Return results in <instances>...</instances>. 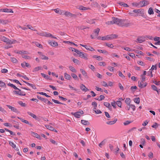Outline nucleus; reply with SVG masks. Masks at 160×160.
I'll return each instance as SVG.
<instances>
[{
    "label": "nucleus",
    "mask_w": 160,
    "mask_h": 160,
    "mask_svg": "<svg viewBox=\"0 0 160 160\" xmlns=\"http://www.w3.org/2000/svg\"><path fill=\"white\" fill-rule=\"evenodd\" d=\"M8 23V21L7 20H3L2 19H0V23H2L3 24H5Z\"/></svg>",
    "instance_id": "nucleus-33"
},
{
    "label": "nucleus",
    "mask_w": 160,
    "mask_h": 160,
    "mask_svg": "<svg viewBox=\"0 0 160 160\" xmlns=\"http://www.w3.org/2000/svg\"><path fill=\"white\" fill-rule=\"evenodd\" d=\"M49 44L51 46L53 47L57 46L58 45V44L57 42L52 41H48Z\"/></svg>",
    "instance_id": "nucleus-9"
},
{
    "label": "nucleus",
    "mask_w": 160,
    "mask_h": 160,
    "mask_svg": "<svg viewBox=\"0 0 160 160\" xmlns=\"http://www.w3.org/2000/svg\"><path fill=\"white\" fill-rule=\"evenodd\" d=\"M139 4H141V3L142 4V5H141L140 6L141 7H142L146 6V5H148L149 4L148 1L146 0H144L140 1L139 2Z\"/></svg>",
    "instance_id": "nucleus-6"
},
{
    "label": "nucleus",
    "mask_w": 160,
    "mask_h": 160,
    "mask_svg": "<svg viewBox=\"0 0 160 160\" xmlns=\"http://www.w3.org/2000/svg\"><path fill=\"white\" fill-rule=\"evenodd\" d=\"M80 70L83 75L85 76H87V73L85 70L82 69H81Z\"/></svg>",
    "instance_id": "nucleus-36"
},
{
    "label": "nucleus",
    "mask_w": 160,
    "mask_h": 160,
    "mask_svg": "<svg viewBox=\"0 0 160 160\" xmlns=\"http://www.w3.org/2000/svg\"><path fill=\"white\" fill-rule=\"evenodd\" d=\"M152 82L154 83L156 85H159L160 84V81L157 82L156 80L152 81Z\"/></svg>",
    "instance_id": "nucleus-64"
},
{
    "label": "nucleus",
    "mask_w": 160,
    "mask_h": 160,
    "mask_svg": "<svg viewBox=\"0 0 160 160\" xmlns=\"http://www.w3.org/2000/svg\"><path fill=\"white\" fill-rule=\"evenodd\" d=\"M22 57L23 58L26 59H30L31 58L29 56L26 55H23L22 56Z\"/></svg>",
    "instance_id": "nucleus-49"
},
{
    "label": "nucleus",
    "mask_w": 160,
    "mask_h": 160,
    "mask_svg": "<svg viewBox=\"0 0 160 160\" xmlns=\"http://www.w3.org/2000/svg\"><path fill=\"white\" fill-rule=\"evenodd\" d=\"M6 106L10 109L11 110V111L15 112L17 113H19L20 112L18 111V110L12 106L10 105H7Z\"/></svg>",
    "instance_id": "nucleus-5"
},
{
    "label": "nucleus",
    "mask_w": 160,
    "mask_h": 160,
    "mask_svg": "<svg viewBox=\"0 0 160 160\" xmlns=\"http://www.w3.org/2000/svg\"><path fill=\"white\" fill-rule=\"evenodd\" d=\"M84 112L82 110L78 111L75 112H72L71 114L75 117L77 118H79L81 115L83 114Z\"/></svg>",
    "instance_id": "nucleus-3"
},
{
    "label": "nucleus",
    "mask_w": 160,
    "mask_h": 160,
    "mask_svg": "<svg viewBox=\"0 0 160 160\" xmlns=\"http://www.w3.org/2000/svg\"><path fill=\"white\" fill-rule=\"evenodd\" d=\"M133 100L137 104H138L140 103V98H135Z\"/></svg>",
    "instance_id": "nucleus-31"
},
{
    "label": "nucleus",
    "mask_w": 160,
    "mask_h": 160,
    "mask_svg": "<svg viewBox=\"0 0 160 160\" xmlns=\"http://www.w3.org/2000/svg\"><path fill=\"white\" fill-rule=\"evenodd\" d=\"M131 122H132L131 121L128 120V121H126L125 122H124L123 123V124L125 125H127L129 124H130V123H131Z\"/></svg>",
    "instance_id": "nucleus-54"
},
{
    "label": "nucleus",
    "mask_w": 160,
    "mask_h": 160,
    "mask_svg": "<svg viewBox=\"0 0 160 160\" xmlns=\"http://www.w3.org/2000/svg\"><path fill=\"white\" fill-rule=\"evenodd\" d=\"M13 92L15 94L21 96H25L26 95V94L24 92H22V93H21L20 92H18V91L14 90Z\"/></svg>",
    "instance_id": "nucleus-8"
},
{
    "label": "nucleus",
    "mask_w": 160,
    "mask_h": 160,
    "mask_svg": "<svg viewBox=\"0 0 160 160\" xmlns=\"http://www.w3.org/2000/svg\"><path fill=\"white\" fill-rule=\"evenodd\" d=\"M138 42L141 43L145 41V40H143L141 37L138 38H137Z\"/></svg>",
    "instance_id": "nucleus-34"
},
{
    "label": "nucleus",
    "mask_w": 160,
    "mask_h": 160,
    "mask_svg": "<svg viewBox=\"0 0 160 160\" xmlns=\"http://www.w3.org/2000/svg\"><path fill=\"white\" fill-rule=\"evenodd\" d=\"M0 87H6V84L5 82L0 81Z\"/></svg>",
    "instance_id": "nucleus-37"
},
{
    "label": "nucleus",
    "mask_w": 160,
    "mask_h": 160,
    "mask_svg": "<svg viewBox=\"0 0 160 160\" xmlns=\"http://www.w3.org/2000/svg\"><path fill=\"white\" fill-rule=\"evenodd\" d=\"M98 51L104 54L108 53L107 51L105 50L98 49Z\"/></svg>",
    "instance_id": "nucleus-41"
},
{
    "label": "nucleus",
    "mask_w": 160,
    "mask_h": 160,
    "mask_svg": "<svg viewBox=\"0 0 160 160\" xmlns=\"http://www.w3.org/2000/svg\"><path fill=\"white\" fill-rule=\"evenodd\" d=\"M54 12L57 13L59 14H62V12H64L63 11H62L61 10L59 9V8H57L53 10Z\"/></svg>",
    "instance_id": "nucleus-15"
},
{
    "label": "nucleus",
    "mask_w": 160,
    "mask_h": 160,
    "mask_svg": "<svg viewBox=\"0 0 160 160\" xmlns=\"http://www.w3.org/2000/svg\"><path fill=\"white\" fill-rule=\"evenodd\" d=\"M52 101H53L55 103L59 104H63L62 103L59 102L57 100H55L54 99H52Z\"/></svg>",
    "instance_id": "nucleus-61"
},
{
    "label": "nucleus",
    "mask_w": 160,
    "mask_h": 160,
    "mask_svg": "<svg viewBox=\"0 0 160 160\" xmlns=\"http://www.w3.org/2000/svg\"><path fill=\"white\" fill-rule=\"evenodd\" d=\"M40 58L44 60H48V57L46 56H45L41 54L40 55Z\"/></svg>",
    "instance_id": "nucleus-32"
},
{
    "label": "nucleus",
    "mask_w": 160,
    "mask_h": 160,
    "mask_svg": "<svg viewBox=\"0 0 160 160\" xmlns=\"http://www.w3.org/2000/svg\"><path fill=\"white\" fill-rule=\"evenodd\" d=\"M16 53H17L19 54H29V53L28 52L25 51H22L19 52H17Z\"/></svg>",
    "instance_id": "nucleus-20"
},
{
    "label": "nucleus",
    "mask_w": 160,
    "mask_h": 160,
    "mask_svg": "<svg viewBox=\"0 0 160 160\" xmlns=\"http://www.w3.org/2000/svg\"><path fill=\"white\" fill-rule=\"evenodd\" d=\"M88 55L87 54L84 53L83 52H82V54H81L80 57H81V58H83L86 60H87L88 59Z\"/></svg>",
    "instance_id": "nucleus-12"
},
{
    "label": "nucleus",
    "mask_w": 160,
    "mask_h": 160,
    "mask_svg": "<svg viewBox=\"0 0 160 160\" xmlns=\"http://www.w3.org/2000/svg\"><path fill=\"white\" fill-rule=\"evenodd\" d=\"M7 85L8 86H10V87H11L12 88H13L15 90L16 89H17L16 88H17V87H16V86H15L14 85L12 84L9 83Z\"/></svg>",
    "instance_id": "nucleus-42"
},
{
    "label": "nucleus",
    "mask_w": 160,
    "mask_h": 160,
    "mask_svg": "<svg viewBox=\"0 0 160 160\" xmlns=\"http://www.w3.org/2000/svg\"><path fill=\"white\" fill-rule=\"evenodd\" d=\"M80 45L83 47H84L87 50H89L90 51H94L95 50V49L92 47H91L90 46H87L86 45H83V44H80Z\"/></svg>",
    "instance_id": "nucleus-7"
},
{
    "label": "nucleus",
    "mask_w": 160,
    "mask_h": 160,
    "mask_svg": "<svg viewBox=\"0 0 160 160\" xmlns=\"http://www.w3.org/2000/svg\"><path fill=\"white\" fill-rule=\"evenodd\" d=\"M79 9L80 10H85L87 9L86 7H84L82 6H79Z\"/></svg>",
    "instance_id": "nucleus-60"
},
{
    "label": "nucleus",
    "mask_w": 160,
    "mask_h": 160,
    "mask_svg": "<svg viewBox=\"0 0 160 160\" xmlns=\"http://www.w3.org/2000/svg\"><path fill=\"white\" fill-rule=\"evenodd\" d=\"M133 12L137 13L139 14V15H142L144 14L143 10L142 9H135L133 10Z\"/></svg>",
    "instance_id": "nucleus-4"
},
{
    "label": "nucleus",
    "mask_w": 160,
    "mask_h": 160,
    "mask_svg": "<svg viewBox=\"0 0 160 160\" xmlns=\"http://www.w3.org/2000/svg\"><path fill=\"white\" fill-rule=\"evenodd\" d=\"M155 69V70H157V65H152L151 68V69H150V70L152 71L154 69Z\"/></svg>",
    "instance_id": "nucleus-55"
},
{
    "label": "nucleus",
    "mask_w": 160,
    "mask_h": 160,
    "mask_svg": "<svg viewBox=\"0 0 160 160\" xmlns=\"http://www.w3.org/2000/svg\"><path fill=\"white\" fill-rule=\"evenodd\" d=\"M32 135L33 137L36 138H37L39 139L40 140L41 139V137L37 133L35 132H31Z\"/></svg>",
    "instance_id": "nucleus-10"
},
{
    "label": "nucleus",
    "mask_w": 160,
    "mask_h": 160,
    "mask_svg": "<svg viewBox=\"0 0 160 160\" xmlns=\"http://www.w3.org/2000/svg\"><path fill=\"white\" fill-rule=\"evenodd\" d=\"M125 102L128 105H129L131 102L130 99L129 98H127L125 100Z\"/></svg>",
    "instance_id": "nucleus-39"
},
{
    "label": "nucleus",
    "mask_w": 160,
    "mask_h": 160,
    "mask_svg": "<svg viewBox=\"0 0 160 160\" xmlns=\"http://www.w3.org/2000/svg\"><path fill=\"white\" fill-rule=\"evenodd\" d=\"M18 104L22 107H25L26 106V104L25 103H23L22 101H19L18 102Z\"/></svg>",
    "instance_id": "nucleus-56"
},
{
    "label": "nucleus",
    "mask_w": 160,
    "mask_h": 160,
    "mask_svg": "<svg viewBox=\"0 0 160 160\" xmlns=\"http://www.w3.org/2000/svg\"><path fill=\"white\" fill-rule=\"evenodd\" d=\"M119 5H120L121 6H123L124 7H128L129 6L128 5L124 2H120L118 3Z\"/></svg>",
    "instance_id": "nucleus-24"
},
{
    "label": "nucleus",
    "mask_w": 160,
    "mask_h": 160,
    "mask_svg": "<svg viewBox=\"0 0 160 160\" xmlns=\"http://www.w3.org/2000/svg\"><path fill=\"white\" fill-rule=\"evenodd\" d=\"M3 12H11L13 13V12L12 10L11 9H8L7 8L3 9Z\"/></svg>",
    "instance_id": "nucleus-18"
},
{
    "label": "nucleus",
    "mask_w": 160,
    "mask_h": 160,
    "mask_svg": "<svg viewBox=\"0 0 160 160\" xmlns=\"http://www.w3.org/2000/svg\"><path fill=\"white\" fill-rule=\"evenodd\" d=\"M71 75L72 77L75 80H78V78L76 75L74 73H72Z\"/></svg>",
    "instance_id": "nucleus-35"
},
{
    "label": "nucleus",
    "mask_w": 160,
    "mask_h": 160,
    "mask_svg": "<svg viewBox=\"0 0 160 160\" xmlns=\"http://www.w3.org/2000/svg\"><path fill=\"white\" fill-rule=\"evenodd\" d=\"M41 69H42V67H41L38 66V67L35 68L32 71L33 72H37V71H38Z\"/></svg>",
    "instance_id": "nucleus-27"
},
{
    "label": "nucleus",
    "mask_w": 160,
    "mask_h": 160,
    "mask_svg": "<svg viewBox=\"0 0 160 160\" xmlns=\"http://www.w3.org/2000/svg\"><path fill=\"white\" fill-rule=\"evenodd\" d=\"M137 88L136 86H132L131 87V89L132 92H134L135 91V90Z\"/></svg>",
    "instance_id": "nucleus-52"
},
{
    "label": "nucleus",
    "mask_w": 160,
    "mask_h": 160,
    "mask_svg": "<svg viewBox=\"0 0 160 160\" xmlns=\"http://www.w3.org/2000/svg\"><path fill=\"white\" fill-rule=\"evenodd\" d=\"M100 31V29L98 28L94 30V32L95 33L94 36L95 37H97L98 35V34Z\"/></svg>",
    "instance_id": "nucleus-11"
},
{
    "label": "nucleus",
    "mask_w": 160,
    "mask_h": 160,
    "mask_svg": "<svg viewBox=\"0 0 160 160\" xmlns=\"http://www.w3.org/2000/svg\"><path fill=\"white\" fill-rule=\"evenodd\" d=\"M77 28L79 29L82 30L86 29L85 26H79L77 27Z\"/></svg>",
    "instance_id": "nucleus-48"
},
{
    "label": "nucleus",
    "mask_w": 160,
    "mask_h": 160,
    "mask_svg": "<svg viewBox=\"0 0 160 160\" xmlns=\"http://www.w3.org/2000/svg\"><path fill=\"white\" fill-rule=\"evenodd\" d=\"M111 104L114 108H116V102L115 101H113V102H111Z\"/></svg>",
    "instance_id": "nucleus-57"
},
{
    "label": "nucleus",
    "mask_w": 160,
    "mask_h": 160,
    "mask_svg": "<svg viewBox=\"0 0 160 160\" xmlns=\"http://www.w3.org/2000/svg\"><path fill=\"white\" fill-rule=\"evenodd\" d=\"M64 77L65 78L68 80H70L71 78V76L66 73H64Z\"/></svg>",
    "instance_id": "nucleus-21"
},
{
    "label": "nucleus",
    "mask_w": 160,
    "mask_h": 160,
    "mask_svg": "<svg viewBox=\"0 0 160 160\" xmlns=\"http://www.w3.org/2000/svg\"><path fill=\"white\" fill-rule=\"evenodd\" d=\"M64 15L67 17L71 16L72 15V13L69 12H66L64 13Z\"/></svg>",
    "instance_id": "nucleus-43"
},
{
    "label": "nucleus",
    "mask_w": 160,
    "mask_h": 160,
    "mask_svg": "<svg viewBox=\"0 0 160 160\" xmlns=\"http://www.w3.org/2000/svg\"><path fill=\"white\" fill-rule=\"evenodd\" d=\"M0 39L1 41L5 42L7 44H14L16 42V40L13 39L11 40L4 36H1L0 37Z\"/></svg>",
    "instance_id": "nucleus-2"
},
{
    "label": "nucleus",
    "mask_w": 160,
    "mask_h": 160,
    "mask_svg": "<svg viewBox=\"0 0 160 160\" xmlns=\"http://www.w3.org/2000/svg\"><path fill=\"white\" fill-rule=\"evenodd\" d=\"M27 113L30 116H31L33 118H35V119L36 118L37 116L34 114L30 112H27Z\"/></svg>",
    "instance_id": "nucleus-22"
},
{
    "label": "nucleus",
    "mask_w": 160,
    "mask_h": 160,
    "mask_svg": "<svg viewBox=\"0 0 160 160\" xmlns=\"http://www.w3.org/2000/svg\"><path fill=\"white\" fill-rule=\"evenodd\" d=\"M116 104L120 108L121 107L122 103L121 101H117L116 102Z\"/></svg>",
    "instance_id": "nucleus-47"
},
{
    "label": "nucleus",
    "mask_w": 160,
    "mask_h": 160,
    "mask_svg": "<svg viewBox=\"0 0 160 160\" xmlns=\"http://www.w3.org/2000/svg\"><path fill=\"white\" fill-rule=\"evenodd\" d=\"M104 105L105 106L108 108L109 110H112V106L109 103L106 102H104Z\"/></svg>",
    "instance_id": "nucleus-14"
},
{
    "label": "nucleus",
    "mask_w": 160,
    "mask_h": 160,
    "mask_svg": "<svg viewBox=\"0 0 160 160\" xmlns=\"http://www.w3.org/2000/svg\"><path fill=\"white\" fill-rule=\"evenodd\" d=\"M35 44L36 46L39 48H42V45L38 42H35Z\"/></svg>",
    "instance_id": "nucleus-59"
},
{
    "label": "nucleus",
    "mask_w": 160,
    "mask_h": 160,
    "mask_svg": "<svg viewBox=\"0 0 160 160\" xmlns=\"http://www.w3.org/2000/svg\"><path fill=\"white\" fill-rule=\"evenodd\" d=\"M9 144L13 148L15 149L16 148V145L13 143V142L10 141L9 142Z\"/></svg>",
    "instance_id": "nucleus-45"
},
{
    "label": "nucleus",
    "mask_w": 160,
    "mask_h": 160,
    "mask_svg": "<svg viewBox=\"0 0 160 160\" xmlns=\"http://www.w3.org/2000/svg\"><path fill=\"white\" fill-rule=\"evenodd\" d=\"M37 97L38 99L41 101H43L44 102L46 103L47 102V101H48V99L47 98H42L40 96H38Z\"/></svg>",
    "instance_id": "nucleus-16"
},
{
    "label": "nucleus",
    "mask_w": 160,
    "mask_h": 160,
    "mask_svg": "<svg viewBox=\"0 0 160 160\" xmlns=\"http://www.w3.org/2000/svg\"><path fill=\"white\" fill-rule=\"evenodd\" d=\"M81 123L84 125H88L90 124V123L88 121L83 120H81Z\"/></svg>",
    "instance_id": "nucleus-19"
},
{
    "label": "nucleus",
    "mask_w": 160,
    "mask_h": 160,
    "mask_svg": "<svg viewBox=\"0 0 160 160\" xmlns=\"http://www.w3.org/2000/svg\"><path fill=\"white\" fill-rule=\"evenodd\" d=\"M71 59L72 60L73 62L75 63L78 64V62L79 61L77 59H75L73 57L71 58Z\"/></svg>",
    "instance_id": "nucleus-50"
},
{
    "label": "nucleus",
    "mask_w": 160,
    "mask_h": 160,
    "mask_svg": "<svg viewBox=\"0 0 160 160\" xmlns=\"http://www.w3.org/2000/svg\"><path fill=\"white\" fill-rule=\"evenodd\" d=\"M110 35V38L111 39H114V38H117L118 36V35L115 34H111Z\"/></svg>",
    "instance_id": "nucleus-25"
},
{
    "label": "nucleus",
    "mask_w": 160,
    "mask_h": 160,
    "mask_svg": "<svg viewBox=\"0 0 160 160\" xmlns=\"http://www.w3.org/2000/svg\"><path fill=\"white\" fill-rule=\"evenodd\" d=\"M117 121V118L114 119V120L113 121H108L106 122V123L108 125H112L116 122Z\"/></svg>",
    "instance_id": "nucleus-17"
},
{
    "label": "nucleus",
    "mask_w": 160,
    "mask_h": 160,
    "mask_svg": "<svg viewBox=\"0 0 160 160\" xmlns=\"http://www.w3.org/2000/svg\"><path fill=\"white\" fill-rule=\"evenodd\" d=\"M10 59L11 61L14 63H17L18 62V60L14 58H11Z\"/></svg>",
    "instance_id": "nucleus-28"
},
{
    "label": "nucleus",
    "mask_w": 160,
    "mask_h": 160,
    "mask_svg": "<svg viewBox=\"0 0 160 160\" xmlns=\"http://www.w3.org/2000/svg\"><path fill=\"white\" fill-rule=\"evenodd\" d=\"M106 44L107 46L111 48H113L114 47L113 45L112 44L107 43Z\"/></svg>",
    "instance_id": "nucleus-51"
},
{
    "label": "nucleus",
    "mask_w": 160,
    "mask_h": 160,
    "mask_svg": "<svg viewBox=\"0 0 160 160\" xmlns=\"http://www.w3.org/2000/svg\"><path fill=\"white\" fill-rule=\"evenodd\" d=\"M112 21H108L106 22V23L108 25L115 24L120 26H125L126 27H128L130 25V23H124V22L126 20L125 19H122L116 18L114 17H112Z\"/></svg>",
    "instance_id": "nucleus-1"
},
{
    "label": "nucleus",
    "mask_w": 160,
    "mask_h": 160,
    "mask_svg": "<svg viewBox=\"0 0 160 160\" xmlns=\"http://www.w3.org/2000/svg\"><path fill=\"white\" fill-rule=\"evenodd\" d=\"M70 70L72 72H75L76 71L75 69L72 66H70L69 67Z\"/></svg>",
    "instance_id": "nucleus-44"
},
{
    "label": "nucleus",
    "mask_w": 160,
    "mask_h": 160,
    "mask_svg": "<svg viewBox=\"0 0 160 160\" xmlns=\"http://www.w3.org/2000/svg\"><path fill=\"white\" fill-rule=\"evenodd\" d=\"M148 14L150 15L154 13V12L152 8H150L148 10Z\"/></svg>",
    "instance_id": "nucleus-29"
},
{
    "label": "nucleus",
    "mask_w": 160,
    "mask_h": 160,
    "mask_svg": "<svg viewBox=\"0 0 160 160\" xmlns=\"http://www.w3.org/2000/svg\"><path fill=\"white\" fill-rule=\"evenodd\" d=\"M105 98L104 96L103 95H100V97L96 99H96L99 100V101H101L102 100L104 99Z\"/></svg>",
    "instance_id": "nucleus-30"
},
{
    "label": "nucleus",
    "mask_w": 160,
    "mask_h": 160,
    "mask_svg": "<svg viewBox=\"0 0 160 160\" xmlns=\"http://www.w3.org/2000/svg\"><path fill=\"white\" fill-rule=\"evenodd\" d=\"M141 143L143 146L145 145V141L144 139L143 138H141Z\"/></svg>",
    "instance_id": "nucleus-53"
},
{
    "label": "nucleus",
    "mask_w": 160,
    "mask_h": 160,
    "mask_svg": "<svg viewBox=\"0 0 160 160\" xmlns=\"http://www.w3.org/2000/svg\"><path fill=\"white\" fill-rule=\"evenodd\" d=\"M105 144V142L104 141H103L101 142L99 144V146L100 147L102 148V146L104 145Z\"/></svg>",
    "instance_id": "nucleus-62"
},
{
    "label": "nucleus",
    "mask_w": 160,
    "mask_h": 160,
    "mask_svg": "<svg viewBox=\"0 0 160 160\" xmlns=\"http://www.w3.org/2000/svg\"><path fill=\"white\" fill-rule=\"evenodd\" d=\"M152 88L154 91H157L158 93V89L154 85H151Z\"/></svg>",
    "instance_id": "nucleus-38"
},
{
    "label": "nucleus",
    "mask_w": 160,
    "mask_h": 160,
    "mask_svg": "<svg viewBox=\"0 0 160 160\" xmlns=\"http://www.w3.org/2000/svg\"><path fill=\"white\" fill-rule=\"evenodd\" d=\"M45 126L47 128V129H49V130H50L51 131H53V130H54V128H53V127H52L49 125H45Z\"/></svg>",
    "instance_id": "nucleus-26"
},
{
    "label": "nucleus",
    "mask_w": 160,
    "mask_h": 160,
    "mask_svg": "<svg viewBox=\"0 0 160 160\" xmlns=\"http://www.w3.org/2000/svg\"><path fill=\"white\" fill-rule=\"evenodd\" d=\"M38 93H39L40 94L42 95H43L45 96L46 97H50V96L47 95L45 93L43 92H37Z\"/></svg>",
    "instance_id": "nucleus-46"
},
{
    "label": "nucleus",
    "mask_w": 160,
    "mask_h": 160,
    "mask_svg": "<svg viewBox=\"0 0 160 160\" xmlns=\"http://www.w3.org/2000/svg\"><path fill=\"white\" fill-rule=\"evenodd\" d=\"M159 124H158L156 122H155L154 124L152 126V127L156 129L159 126Z\"/></svg>",
    "instance_id": "nucleus-40"
},
{
    "label": "nucleus",
    "mask_w": 160,
    "mask_h": 160,
    "mask_svg": "<svg viewBox=\"0 0 160 160\" xmlns=\"http://www.w3.org/2000/svg\"><path fill=\"white\" fill-rule=\"evenodd\" d=\"M51 36H52V34L48 32H45V37H51Z\"/></svg>",
    "instance_id": "nucleus-58"
},
{
    "label": "nucleus",
    "mask_w": 160,
    "mask_h": 160,
    "mask_svg": "<svg viewBox=\"0 0 160 160\" xmlns=\"http://www.w3.org/2000/svg\"><path fill=\"white\" fill-rule=\"evenodd\" d=\"M80 88L82 90L85 92H86L87 91L89 90V89L87 88L86 87L82 84H81L80 86Z\"/></svg>",
    "instance_id": "nucleus-13"
},
{
    "label": "nucleus",
    "mask_w": 160,
    "mask_h": 160,
    "mask_svg": "<svg viewBox=\"0 0 160 160\" xmlns=\"http://www.w3.org/2000/svg\"><path fill=\"white\" fill-rule=\"evenodd\" d=\"M138 83L139 84V87H140L141 88H142L145 87L147 85V83H145L144 86H143V84L141 83V82L140 81H138Z\"/></svg>",
    "instance_id": "nucleus-23"
},
{
    "label": "nucleus",
    "mask_w": 160,
    "mask_h": 160,
    "mask_svg": "<svg viewBox=\"0 0 160 160\" xmlns=\"http://www.w3.org/2000/svg\"><path fill=\"white\" fill-rule=\"evenodd\" d=\"M41 74L44 78L47 79H48L49 78V77L48 75H47L43 73H41Z\"/></svg>",
    "instance_id": "nucleus-63"
}]
</instances>
